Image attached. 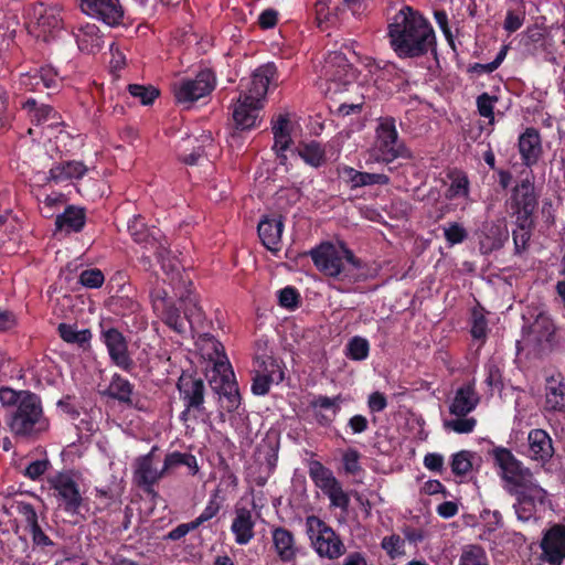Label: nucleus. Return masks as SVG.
Masks as SVG:
<instances>
[{
    "instance_id": "obj_1",
    "label": "nucleus",
    "mask_w": 565,
    "mask_h": 565,
    "mask_svg": "<svg viewBox=\"0 0 565 565\" xmlns=\"http://www.w3.org/2000/svg\"><path fill=\"white\" fill-rule=\"evenodd\" d=\"M390 43L401 58L425 55L435 49V32L428 21L411 7L402 8L388 25Z\"/></svg>"
},
{
    "instance_id": "obj_2",
    "label": "nucleus",
    "mask_w": 565,
    "mask_h": 565,
    "mask_svg": "<svg viewBox=\"0 0 565 565\" xmlns=\"http://www.w3.org/2000/svg\"><path fill=\"white\" fill-rule=\"evenodd\" d=\"M309 255L318 270L334 280L350 285L361 277V260L343 244L322 243Z\"/></svg>"
},
{
    "instance_id": "obj_3",
    "label": "nucleus",
    "mask_w": 565,
    "mask_h": 565,
    "mask_svg": "<svg viewBox=\"0 0 565 565\" xmlns=\"http://www.w3.org/2000/svg\"><path fill=\"white\" fill-rule=\"evenodd\" d=\"M564 347L565 331L545 312H540L523 327L522 339L518 341L519 350L534 358L547 355Z\"/></svg>"
},
{
    "instance_id": "obj_4",
    "label": "nucleus",
    "mask_w": 565,
    "mask_h": 565,
    "mask_svg": "<svg viewBox=\"0 0 565 565\" xmlns=\"http://www.w3.org/2000/svg\"><path fill=\"white\" fill-rule=\"evenodd\" d=\"M9 427L15 436L21 437H35L49 429L50 422L36 394H22L21 403L10 416Z\"/></svg>"
},
{
    "instance_id": "obj_5",
    "label": "nucleus",
    "mask_w": 565,
    "mask_h": 565,
    "mask_svg": "<svg viewBox=\"0 0 565 565\" xmlns=\"http://www.w3.org/2000/svg\"><path fill=\"white\" fill-rule=\"evenodd\" d=\"M371 157L374 161L383 163L413 157L411 150L398 138L395 118L391 116L379 118Z\"/></svg>"
},
{
    "instance_id": "obj_6",
    "label": "nucleus",
    "mask_w": 565,
    "mask_h": 565,
    "mask_svg": "<svg viewBox=\"0 0 565 565\" xmlns=\"http://www.w3.org/2000/svg\"><path fill=\"white\" fill-rule=\"evenodd\" d=\"M322 76L326 84L324 93L331 98L355 86V70L341 52L328 54L322 67Z\"/></svg>"
},
{
    "instance_id": "obj_7",
    "label": "nucleus",
    "mask_w": 565,
    "mask_h": 565,
    "mask_svg": "<svg viewBox=\"0 0 565 565\" xmlns=\"http://www.w3.org/2000/svg\"><path fill=\"white\" fill-rule=\"evenodd\" d=\"M28 32L47 42L56 38L63 29L62 9L57 4L38 3L29 10Z\"/></svg>"
},
{
    "instance_id": "obj_8",
    "label": "nucleus",
    "mask_w": 565,
    "mask_h": 565,
    "mask_svg": "<svg viewBox=\"0 0 565 565\" xmlns=\"http://www.w3.org/2000/svg\"><path fill=\"white\" fill-rule=\"evenodd\" d=\"M306 525L312 546L321 557L337 559L345 553L340 536L318 516H308Z\"/></svg>"
},
{
    "instance_id": "obj_9",
    "label": "nucleus",
    "mask_w": 565,
    "mask_h": 565,
    "mask_svg": "<svg viewBox=\"0 0 565 565\" xmlns=\"http://www.w3.org/2000/svg\"><path fill=\"white\" fill-rule=\"evenodd\" d=\"M49 484L54 490L60 508L73 515L79 512L84 499L75 472H57L49 478Z\"/></svg>"
},
{
    "instance_id": "obj_10",
    "label": "nucleus",
    "mask_w": 565,
    "mask_h": 565,
    "mask_svg": "<svg viewBox=\"0 0 565 565\" xmlns=\"http://www.w3.org/2000/svg\"><path fill=\"white\" fill-rule=\"evenodd\" d=\"M515 487H518L515 513L519 520L529 521L534 516L539 507L545 505L547 492L533 480V477L519 482Z\"/></svg>"
},
{
    "instance_id": "obj_11",
    "label": "nucleus",
    "mask_w": 565,
    "mask_h": 565,
    "mask_svg": "<svg viewBox=\"0 0 565 565\" xmlns=\"http://www.w3.org/2000/svg\"><path fill=\"white\" fill-rule=\"evenodd\" d=\"M215 86V76L211 70H203L193 79H181L172 86L177 103L188 104L209 95Z\"/></svg>"
},
{
    "instance_id": "obj_12",
    "label": "nucleus",
    "mask_w": 565,
    "mask_h": 565,
    "mask_svg": "<svg viewBox=\"0 0 565 565\" xmlns=\"http://www.w3.org/2000/svg\"><path fill=\"white\" fill-rule=\"evenodd\" d=\"M537 206L534 185L529 179L522 180L512 190L510 207L516 216V222L532 221V214Z\"/></svg>"
},
{
    "instance_id": "obj_13",
    "label": "nucleus",
    "mask_w": 565,
    "mask_h": 565,
    "mask_svg": "<svg viewBox=\"0 0 565 565\" xmlns=\"http://www.w3.org/2000/svg\"><path fill=\"white\" fill-rule=\"evenodd\" d=\"M102 339L114 364L124 371H130L135 366L127 340L120 331L115 328L103 329Z\"/></svg>"
},
{
    "instance_id": "obj_14",
    "label": "nucleus",
    "mask_w": 565,
    "mask_h": 565,
    "mask_svg": "<svg viewBox=\"0 0 565 565\" xmlns=\"http://www.w3.org/2000/svg\"><path fill=\"white\" fill-rule=\"evenodd\" d=\"M81 9L85 14L110 26L119 24L124 18L119 0H81Z\"/></svg>"
},
{
    "instance_id": "obj_15",
    "label": "nucleus",
    "mask_w": 565,
    "mask_h": 565,
    "mask_svg": "<svg viewBox=\"0 0 565 565\" xmlns=\"http://www.w3.org/2000/svg\"><path fill=\"white\" fill-rule=\"evenodd\" d=\"M162 468H159V459L151 450L135 461L134 479L138 487L151 493L152 487L163 477Z\"/></svg>"
},
{
    "instance_id": "obj_16",
    "label": "nucleus",
    "mask_w": 565,
    "mask_h": 565,
    "mask_svg": "<svg viewBox=\"0 0 565 565\" xmlns=\"http://www.w3.org/2000/svg\"><path fill=\"white\" fill-rule=\"evenodd\" d=\"M542 559L551 565H561L565 558V525L555 524L544 535Z\"/></svg>"
},
{
    "instance_id": "obj_17",
    "label": "nucleus",
    "mask_w": 565,
    "mask_h": 565,
    "mask_svg": "<svg viewBox=\"0 0 565 565\" xmlns=\"http://www.w3.org/2000/svg\"><path fill=\"white\" fill-rule=\"evenodd\" d=\"M492 456L495 465L501 469L502 478L512 484H518L532 477L527 469H523L521 462L507 448H494Z\"/></svg>"
},
{
    "instance_id": "obj_18",
    "label": "nucleus",
    "mask_w": 565,
    "mask_h": 565,
    "mask_svg": "<svg viewBox=\"0 0 565 565\" xmlns=\"http://www.w3.org/2000/svg\"><path fill=\"white\" fill-rule=\"evenodd\" d=\"M277 68L274 63H267L256 68L252 75L247 92L242 96L247 100L262 104L267 94L269 84L276 81Z\"/></svg>"
},
{
    "instance_id": "obj_19",
    "label": "nucleus",
    "mask_w": 565,
    "mask_h": 565,
    "mask_svg": "<svg viewBox=\"0 0 565 565\" xmlns=\"http://www.w3.org/2000/svg\"><path fill=\"white\" fill-rule=\"evenodd\" d=\"M178 388L185 403V411L182 413V418L185 420L191 411L203 409L204 383L201 379L183 374L179 379Z\"/></svg>"
},
{
    "instance_id": "obj_20",
    "label": "nucleus",
    "mask_w": 565,
    "mask_h": 565,
    "mask_svg": "<svg viewBox=\"0 0 565 565\" xmlns=\"http://www.w3.org/2000/svg\"><path fill=\"white\" fill-rule=\"evenodd\" d=\"M271 542L274 551L281 562L291 563L297 558L298 547L295 535L288 529L282 526L273 527Z\"/></svg>"
},
{
    "instance_id": "obj_21",
    "label": "nucleus",
    "mask_w": 565,
    "mask_h": 565,
    "mask_svg": "<svg viewBox=\"0 0 565 565\" xmlns=\"http://www.w3.org/2000/svg\"><path fill=\"white\" fill-rule=\"evenodd\" d=\"M255 520L252 510L245 507H235L231 531L238 545H246L254 539Z\"/></svg>"
},
{
    "instance_id": "obj_22",
    "label": "nucleus",
    "mask_w": 565,
    "mask_h": 565,
    "mask_svg": "<svg viewBox=\"0 0 565 565\" xmlns=\"http://www.w3.org/2000/svg\"><path fill=\"white\" fill-rule=\"evenodd\" d=\"M480 250L489 254L503 246L508 239V230L504 225L495 222L483 223L478 235Z\"/></svg>"
},
{
    "instance_id": "obj_23",
    "label": "nucleus",
    "mask_w": 565,
    "mask_h": 565,
    "mask_svg": "<svg viewBox=\"0 0 565 565\" xmlns=\"http://www.w3.org/2000/svg\"><path fill=\"white\" fill-rule=\"evenodd\" d=\"M479 395L475 390V381L460 386L449 406V412L456 417L467 416L479 404Z\"/></svg>"
},
{
    "instance_id": "obj_24",
    "label": "nucleus",
    "mask_w": 565,
    "mask_h": 565,
    "mask_svg": "<svg viewBox=\"0 0 565 565\" xmlns=\"http://www.w3.org/2000/svg\"><path fill=\"white\" fill-rule=\"evenodd\" d=\"M58 82L57 72L52 66H42L21 75L20 83L28 90H41L42 88H56Z\"/></svg>"
},
{
    "instance_id": "obj_25",
    "label": "nucleus",
    "mask_w": 565,
    "mask_h": 565,
    "mask_svg": "<svg viewBox=\"0 0 565 565\" xmlns=\"http://www.w3.org/2000/svg\"><path fill=\"white\" fill-rule=\"evenodd\" d=\"M262 107V104L247 100L246 97L241 95L233 109V119L236 127L242 130L253 128L256 125Z\"/></svg>"
},
{
    "instance_id": "obj_26",
    "label": "nucleus",
    "mask_w": 565,
    "mask_h": 565,
    "mask_svg": "<svg viewBox=\"0 0 565 565\" xmlns=\"http://www.w3.org/2000/svg\"><path fill=\"white\" fill-rule=\"evenodd\" d=\"M271 131L274 135V149L281 164L287 161V156L284 153L289 149L292 143L291 139V122L286 115H279L273 124Z\"/></svg>"
},
{
    "instance_id": "obj_27",
    "label": "nucleus",
    "mask_w": 565,
    "mask_h": 565,
    "mask_svg": "<svg viewBox=\"0 0 565 565\" xmlns=\"http://www.w3.org/2000/svg\"><path fill=\"white\" fill-rule=\"evenodd\" d=\"M529 456L533 460L545 462L552 458L554 448L550 435L543 429H532L527 436Z\"/></svg>"
},
{
    "instance_id": "obj_28",
    "label": "nucleus",
    "mask_w": 565,
    "mask_h": 565,
    "mask_svg": "<svg viewBox=\"0 0 565 565\" xmlns=\"http://www.w3.org/2000/svg\"><path fill=\"white\" fill-rule=\"evenodd\" d=\"M519 150L526 166L536 163L542 152L541 138L536 129L527 128L520 136Z\"/></svg>"
},
{
    "instance_id": "obj_29",
    "label": "nucleus",
    "mask_w": 565,
    "mask_h": 565,
    "mask_svg": "<svg viewBox=\"0 0 565 565\" xmlns=\"http://www.w3.org/2000/svg\"><path fill=\"white\" fill-rule=\"evenodd\" d=\"M128 231L136 243L145 244L146 249H154L164 239L158 230L146 227L140 216L128 222Z\"/></svg>"
},
{
    "instance_id": "obj_30",
    "label": "nucleus",
    "mask_w": 565,
    "mask_h": 565,
    "mask_svg": "<svg viewBox=\"0 0 565 565\" xmlns=\"http://www.w3.org/2000/svg\"><path fill=\"white\" fill-rule=\"evenodd\" d=\"M284 224L280 217L268 218L265 217L258 224V236L263 245L269 250L276 252L279 249Z\"/></svg>"
},
{
    "instance_id": "obj_31",
    "label": "nucleus",
    "mask_w": 565,
    "mask_h": 565,
    "mask_svg": "<svg viewBox=\"0 0 565 565\" xmlns=\"http://www.w3.org/2000/svg\"><path fill=\"white\" fill-rule=\"evenodd\" d=\"M78 49L83 52L94 54L103 46V36L96 24L87 23L75 32Z\"/></svg>"
},
{
    "instance_id": "obj_32",
    "label": "nucleus",
    "mask_w": 565,
    "mask_h": 565,
    "mask_svg": "<svg viewBox=\"0 0 565 565\" xmlns=\"http://www.w3.org/2000/svg\"><path fill=\"white\" fill-rule=\"evenodd\" d=\"M205 376L214 391L215 386H224L227 382L235 380L227 356H222L221 360L206 364Z\"/></svg>"
},
{
    "instance_id": "obj_33",
    "label": "nucleus",
    "mask_w": 565,
    "mask_h": 565,
    "mask_svg": "<svg viewBox=\"0 0 565 565\" xmlns=\"http://www.w3.org/2000/svg\"><path fill=\"white\" fill-rule=\"evenodd\" d=\"M545 408L551 412L565 409V384L554 376L546 380Z\"/></svg>"
},
{
    "instance_id": "obj_34",
    "label": "nucleus",
    "mask_w": 565,
    "mask_h": 565,
    "mask_svg": "<svg viewBox=\"0 0 565 565\" xmlns=\"http://www.w3.org/2000/svg\"><path fill=\"white\" fill-rule=\"evenodd\" d=\"M87 170V167L82 161L61 162L50 169V180L58 183L72 179H79Z\"/></svg>"
},
{
    "instance_id": "obj_35",
    "label": "nucleus",
    "mask_w": 565,
    "mask_h": 565,
    "mask_svg": "<svg viewBox=\"0 0 565 565\" xmlns=\"http://www.w3.org/2000/svg\"><path fill=\"white\" fill-rule=\"evenodd\" d=\"M132 393L134 385L122 376L115 374L111 377V381L108 387L103 392L104 395L117 399L119 403H122L128 406H132Z\"/></svg>"
},
{
    "instance_id": "obj_36",
    "label": "nucleus",
    "mask_w": 565,
    "mask_h": 565,
    "mask_svg": "<svg viewBox=\"0 0 565 565\" xmlns=\"http://www.w3.org/2000/svg\"><path fill=\"white\" fill-rule=\"evenodd\" d=\"M55 225L58 231H64L67 234L79 232L85 225L84 210L68 206L64 213L56 216Z\"/></svg>"
},
{
    "instance_id": "obj_37",
    "label": "nucleus",
    "mask_w": 565,
    "mask_h": 565,
    "mask_svg": "<svg viewBox=\"0 0 565 565\" xmlns=\"http://www.w3.org/2000/svg\"><path fill=\"white\" fill-rule=\"evenodd\" d=\"M23 108L29 111V116L32 121L38 125L49 124V126H54L58 124V115L57 113L49 105H38L35 99H28Z\"/></svg>"
},
{
    "instance_id": "obj_38",
    "label": "nucleus",
    "mask_w": 565,
    "mask_h": 565,
    "mask_svg": "<svg viewBox=\"0 0 565 565\" xmlns=\"http://www.w3.org/2000/svg\"><path fill=\"white\" fill-rule=\"evenodd\" d=\"M308 473L315 486L323 493L339 481L333 472L318 460L309 461Z\"/></svg>"
},
{
    "instance_id": "obj_39",
    "label": "nucleus",
    "mask_w": 565,
    "mask_h": 565,
    "mask_svg": "<svg viewBox=\"0 0 565 565\" xmlns=\"http://www.w3.org/2000/svg\"><path fill=\"white\" fill-rule=\"evenodd\" d=\"M254 373L265 375L276 384L284 380V372L278 362L268 354L256 355L254 361Z\"/></svg>"
},
{
    "instance_id": "obj_40",
    "label": "nucleus",
    "mask_w": 565,
    "mask_h": 565,
    "mask_svg": "<svg viewBox=\"0 0 565 565\" xmlns=\"http://www.w3.org/2000/svg\"><path fill=\"white\" fill-rule=\"evenodd\" d=\"M343 174L352 183L353 188L373 184L386 185L390 183V178L386 174L360 172L350 167L343 169Z\"/></svg>"
},
{
    "instance_id": "obj_41",
    "label": "nucleus",
    "mask_w": 565,
    "mask_h": 565,
    "mask_svg": "<svg viewBox=\"0 0 565 565\" xmlns=\"http://www.w3.org/2000/svg\"><path fill=\"white\" fill-rule=\"evenodd\" d=\"M458 565H491L486 550L479 544H466L461 547Z\"/></svg>"
},
{
    "instance_id": "obj_42",
    "label": "nucleus",
    "mask_w": 565,
    "mask_h": 565,
    "mask_svg": "<svg viewBox=\"0 0 565 565\" xmlns=\"http://www.w3.org/2000/svg\"><path fill=\"white\" fill-rule=\"evenodd\" d=\"M198 345L206 364L216 362L221 360L222 356H226L223 344L213 335L204 334L200 337Z\"/></svg>"
},
{
    "instance_id": "obj_43",
    "label": "nucleus",
    "mask_w": 565,
    "mask_h": 565,
    "mask_svg": "<svg viewBox=\"0 0 565 565\" xmlns=\"http://www.w3.org/2000/svg\"><path fill=\"white\" fill-rule=\"evenodd\" d=\"M215 392L221 396L222 406L227 412H234L241 404V395L235 380L224 386H215Z\"/></svg>"
},
{
    "instance_id": "obj_44",
    "label": "nucleus",
    "mask_w": 565,
    "mask_h": 565,
    "mask_svg": "<svg viewBox=\"0 0 565 565\" xmlns=\"http://www.w3.org/2000/svg\"><path fill=\"white\" fill-rule=\"evenodd\" d=\"M154 255L167 274H179L181 264L175 257L170 255L166 238L154 248Z\"/></svg>"
},
{
    "instance_id": "obj_45",
    "label": "nucleus",
    "mask_w": 565,
    "mask_h": 565,
    "mask_svg": "<svg viewBox=\"0 0 565 565\" xmlns=\"http://www.w3.org/2000/svg\"><path fill=\"white\" fill-rule=\"evenodd\" d=\"M157 312L164 323L175 332L183 333L185 331L184 318L181 317L178 308H175L172 302L168 303L166 308L160 309Z\"/></svg>"
},
{
    "instance_id": "obj_46",
    "label": "nucleus",
    "mask_w": 565,
    "mask_h": 565,
    "mask_svg": "<svg viewBox=\"0 0 565 565\" xmlns=\"http://www.w3.org/2000/svg\"><path fill=\"white\" fill-rule=\"evenodd\" d=\"M299 156L312 167H320L324 160V150L321 145L317 141L305 143L299 150Z\"/></svg>"
},
{
    "instance_id": "obj_47",
    "label": "nucleus",
    "mask_w": 565,
    "mask_h": 565,
    "mask_svg": "<svg viewBox=\"0 0 565 565\" xmlns=\"http://www.w3.org/2000/svg\"><path fill=\"white\" fill-rule=\"evenodd\" d=\"M180 466H188L190 468L196 467L195 457L190 454H181L174 451L166 456L163 466L161 468L163 470V473H167Z\"/></svg>"
},
{
    "instance_id": "obj_48",
    "label": "nucleus",
    "mask_w": 565,
    "mask_h": 565,
    "mask_svg": "<svg viewBox=\"0 0 565 565\" xmlns=\"http://www.w3.org/2000/svg\"><path fill=\"white\" fill-rule=\"evenodd\" d=\"M316 15L320 28L323 24H337L341 20V12L337 6L331 10L326 1L316 3Z\"/></svg>"
},
{
    "instance_id": "obj_49",
    "label": "nucleus",
    "mask_w": 565,
    "mask_h": 565,
    "mask_svg": "<svg viewBox=\"0 0 565 565\" xmlns=\"http://www.w3.org/2000/svg\"><path fill=\"white\" fill-rule=\"evenodd\" d=\"M370 344L361 337L352 338L347 345V355L355 361L365 360L369 355Z\"/></svg>"
},
{
    "instance_id": "obj_50",
    "label": "nucleus",
    "mask_w": 565,
    "mask_h": 565,
    "mask_svg": "<svg viewBox=\"0 0 565 565\" xmlns=\"http://www.w3.org/2000/svg\"><path fill=\"white\" fill-rule=\"evenodd\" d=\"M128 90L131 96L138 98L142 105H150L159 96V89L149 85L130 84Z\"/></svg>"
},
{
    "instance_id": "obj_51",
    "label": "nucleus",
    "mask_w": 565,
    "mask_h": 565,
    "mask_svg": "<svg viewBox=\"0 0 565 565\" xmlns=\"http://www.w3.org/2000/svg\"><path fill=\"white\" fill-rule=\"evenodd\" d=\"M324 494L329 498L332 507L340 508L342 511H348L350 504L349 494L343 490L340 481L328 489Z\"/></svg>"
},
{
    "instance_id": "obj_52",
    "label": "nucleus",
    "mask_w": 565,
    "mask_h": 565,
    "mask_svg": "<svg viewBox=\"0 0 565 565\" xmlns=\"http://www.w3.org/2000/svg\"><path fill=\"white\" fill-rule=\"evenodd\" d=\"M476 425V418L466 416L444 422L445 429L452 430L457 434H469L475 429Z\"/></svg>"
},
{
    "instance_id": "obj_53",
    "label": "nucleus",
    "mask_w": 565,
    "mask_h": 565,
    "mask_svg": "<svg viewBox=\"0 0 565 565\" xmlns=\"http://www.w3.org/2000/svg\"><path fill=\"white\" fill-rule=\"evenodd\" d=\"M60 337L68 343H84L90 338L88 330L77 331L72 326L61 323L58 326Z\"/></svg>"
},
{
    "instance_id": "obj_54",
    "label": "nucleus",
    "mask_w": 565,
    "mask_h": 565,
    "mask_svg": "<svg viewBox=\"0 0 565 565\" xmlns=\"http://www.w3.org/2000/svg\"><path fill=\"white\" fill-rule=\"evenodd\" d=\"M471 457L472 454L467 450L455 454L451 460V471L457 476L468 473L472 468Z\"/></svg>"
},
{
    "instance_id": "obj_55",
    "label": "nucleus",
    "mask_w": 565,
    "mask_h": 565,
    "mask_svg": "<svg viewBox=\"0 0 565 565\" xmlns=\"http://www.w3.org/2000/svg\"><path fill=\"white\" fill-rule=\"evenodd\" d=\"M518 228L513 231V242L515 246V252L521 253L525 250L527 243L531 237L530 227L532 225V221L526 222H516Z\"/></svg>"
},
{
    "instance_id": "obj_56",
    "label": "nucleus",
    "mask_w": 565,
    "mask_h": 565,
    "mask_svg": "<svg viewBox=\"0 0 565 565\" xmlns=\"http://www.w3.org/2000/svg\"><path fill=\"white\" fill-rule=\"evenodd\" d=\"M360 458L361 454L354 448H349L343 452L342 463L347 475L356 476L362 471Z\"/></svg>"
},
{
    "instance_id": "obj_57",
    "label": "nucleus",
    "mask_w": 565,
    "mask_h": 565,
    "mask_svg": "<svg viewBox=\"0 0 565 565\" xmlns=\"http://www.w3.org/2000/svg\"><path fill=\"white\" fill-rule=\"evenodd\" d=\"M498 102V97L491 96L488 93H482L477 98V108L480 116L488 118L490 122L494 119V105Z\"/></svg>"
},
{
    "instance_id": "obj_58",
    "label": "nucleus",
    "mask_w": 565,
    "mask_h": 565,
    "mask_svg": "<svg viewBox=\"0 0 565 565\" xmlns=\"http://www.w3.org/2000/svg\"><path fill=\"white\" fill-rule=\"evenodd\" d=\"M543 40L544 32L539 26L527 28L522 39L523 45L526 47V52L530 54H535L536 44L541 43Z\"/></svg>"
},
{
    "instance_id": "obj_59",
    "label": "nucleus",
    "mask_w": 565,
    "mask_h": 565,
    "mask_svg": "<svg viewBox=\"0 0 565 565\" xmlns=\"http://www.w3.org/2000/svg\"><path fill=\"white\" fill-rule=\"evenodd\" d=\"M15 509L17 512L23 518L30 531L40 525L38 521V513L31 503L22 501L17 502Z\"/></svg>"
},
{
    "instance_id": "obj_60",
    "label": "nucleus",
    "mask_w": 565,
    "mask_h": 565,
    "mask_svg": "<svg viewBox=\"0 0 565 565\" xmlns=\"http://www.w3.org/2000/svg\"><path fill=\"white\" fill-rule=\"evenodd\" d=\"M105 278L99 269H86L79 275V282L87 288H98L103 285Z\"/></svg>"
},
{
    "instance_id": "obj_61",
    "label": "nucleus",
    "mask_w": 565,
    "mask_h": 565,
    "mask_svg": "<svg viewBox=\"0 0 565 565\" xmlns=\"http://www.w3.org/2000/svg\"><path fill=\"white\" fill-rule=\"evenodd\" d=\"M221 508H222V500L220 499L218 490H215L211 494V498H210L206 507L204 508V510L201 512V514L199 516L205 523V522L210 521L211 519H213L214 516H216L217 513L220 512Z\"/></svg>"
},
{
    "instance_id": "obj_62",
    "label": "nucleus",
    "mask_w": 565,
    "mask_h": 565,
    "mask_svg": "<svg viewBox=\"0 0 565 565\" xmlns=\"http://www.w3.org/2000/svg\"><path fill=\"white\" fill-rule=\"evenodd\" d=\"M468 193H469L468 178L466 175L461 174V175H457L452 180V182L448 189L447 198L454 199L457 196H467Z\"/></svg>"
},
{
    "instance_id": "obj_63",
    "label": "nucleus",
    "mask_w": 565,
    "mask_h": 565,
    "mask_svg": "<svg viewBox=\"0 0 565 565\" xmlns=\"http://www.w3.org/2000/svg\"><path fill=\"white\" fill-rule=\"evenodd\" d=\"M403 546L404 542L398 535L386 536L382 541V547L393 558L403 554Z\"/></svg>"
},
{
    "instance_id": "obj_64",
    "label": "nucleus",
    "mask_w": 565,
    "mask_h": 565,
    "mask_svg": "<svg viewBox=\"0 0 565 565\" xmlns=\"http://www.w3.org/2000/svg\"><path fill=\"white\" fill-rule=\"evenodd\" d=\"M467 237V231L458 223H451L445 228V238L451 245L463 242Z\"/></svg>"
}]
</instances>
